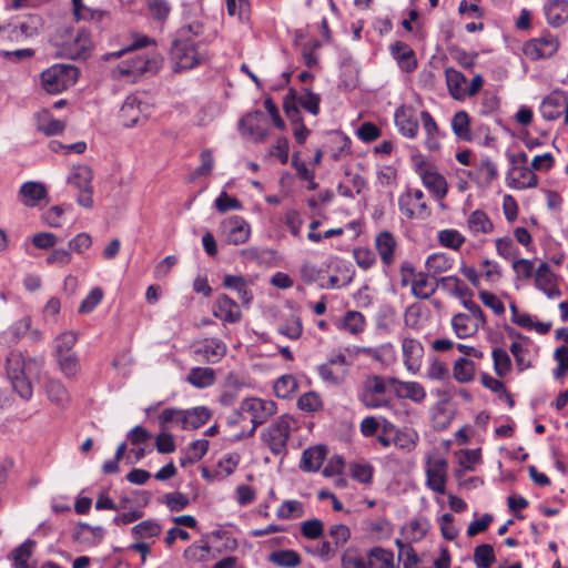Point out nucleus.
Segmentation results:
<instances>
[{
  "label": "nucleus",
  "mask_w": 568,
  "mask_h": 568,
  "mask_svg": "<svg viewBox=\"0 0 568 568\" xmlns=\"http://www.w3.org/2000/svg\"><path fill=\"white\" fill-rule=\"evenodd\" d=\"M423 200L424 193L422 190L408 189L398 197L399 211L409 220H425L430 215V210Z\"/></svg>",
  "instance_id": "nucleus-11"
},
{
  "label": "nucleus",
  "mask_w": 568,
  "mask_h": 568,
  "mask_svg": "<svg viewBox=\"0 0 568 568\" xmlns=\"http://www.w3.org/2000/svg\"><path fill=\"white\" fill-rule=\"evenodd\" d=\"M560 45L557 37L549 32L542 33L524 43L523 52L530 60L548 59L556 54Z\"/></svg>",
  "instance_id": "nucleus-10"
},
{
  "label": "nucleus",
  "mask_w": 568,
  "mask_h": 568,
  "mask_svg": "<svg viewBox=\"0 0 568 568\" xmlns=\"http://www.w3.org/2000/svg\"><path fill=\"white\" fill-rule=\"evenodd\" d=\"M149 115V105L139 100L136 95H129L120 109V118L126 128L138 124Z\"/></svg>",
  "instance_id": "nucleus-14"
},
{
  "label": "nucleus",
  "mask_w": 568,
  "mask_h": 568,
  "mask_svg": "<svg viewBox=\"0 0 568 568\" xmlns=\"http://www.w3.org/2000/svg\"><path fill=\"white\" fill-rule=\"evenodd\" d=\"M294 425L295 419L292 416L282 415L262 432L261 438L272 454L282 455L286 453L287 442Z\"/></svg>",
  "instance_id": "nucleus-2"
},
{
  "label": "nucleus",
  "mask_w": 568,
  "mask_h": 568,
  "mask_svg": "<svg viewBox=\"0 0 568 568\" xmlns=\"http://www.w3.org/2000/svg\"><path fill=\"white\" fill-rule=\"evenodd\" d=\"M161 65L162 58L159 54H140L121 62L113 72L119 78L133 77V81H135L138 77L155 74Z\"/></svg>",
  "instance_id": "nucleus-7"
},
{
  "label": "nucleus",
  "mask_w": 568,
  "mask_h": 568,
  "mask_svg": "<svg viewBox=\"0 0 568 568\" xmlns=\"http://www.w3.org/2000/svg\"><path fill=\"white\" fill-rule=\"evenodd\" d=\"M420 176L424 185L434 193L436 199L442 200L446 196L448 185L442 174L434 170H424Z\"/></svg>",
  "instance_id": "nucleus-29"
},
{
  "label": "nucleus",
  "mask_w": 568,
  "mask_h": 568,
  "mask_svg": "<svg viewBox=\"0 0 568 568\" xmlns=\"http://www.w3.org/2000/svg\"><path fill=\"white\" fill-rule=\"evenodd\" d=\"M277 331L290 339H297L303 333L302 320L297 315H291L278 326Z\"/></svg>",
  "instance_id": "nucleus-51"
},
{
  "label": "nucleus",
  "mask_w": 568,
  "mask_h": 568,
  "mask_svg": "<svg viewBox=\"0 0 568 568\" xmlns=\"http://www.w3.org/2000/svg\"><path fill=\"white\" fill-rule=\"evenodd\" d=\"M159 424L162 429L169 426H180L184 429V410L178 408H165L159 416Z\"/></svg>",
  "instance_id": "nucleus-54"
},
{
  "label": "nucleus",
  "mask_w": 568,
  "mask_h": 568,
  "mask_svg": "<svg viewBox=\"0 0 568 568\" xmlns=\"http://www.w3.org/2000/svg\"><path fill=\"white\" fill-rule=\"evenodd\" d=\"M43 366L42 357H26L21 352L12 351L6 359L7 376L19 396L30 399L33 394L30 378L39 375Z\"/></svg>",
  "instance_id": "nucleus-1"
},
{
  "label": "nucleus",
  "mask_w": 568,
  "mask_h": 568,
  "mask_svg": "<svg viewBox=\"0 0 568 568\" xmlns=\"http://www.w3.org/2000/svg\"><path fill=\"white\" fill-rule=\"evenodd\" d=\"M420 120L424 126V130L426 131L427 139H426V145L429 150H436L439 146V142L437 140L439 129L437 123L435 122L434 118L428 111H422L420 113Z\"/></svg>",
  "instance_id": "nucleus-47"
},
{
  "label": "nucleus",
  "mask_w": 568,
  "mask_h": 568,
  "mask_svg": "<svg viewBox=\"0 0 568 568\" xmlns=\"http://www.w3.org/2000/svg\"><path fill=\"white\" fill-rule=\"evenodd\" d=\"M395 123L399 132L409 139H413L418 133V120L412 109L400 106L395 112Z\"/></svg>",
  "instance_id": "nucleus-21"
},
{
  "label": "nucleus",
  "mask_w": 568,
  "mask_h": 568,
  "mask_svg": "<svg viewBox=\"0 0 568 568\" xmlns=\"http://www.w3.org/2000/svg\"><path fill=\"white\" fill-rule=\"evenodd\" d=\"M297 382L293 375H283L274 383V392L280 398H290L297 390Z\"/></svg>",
  "instance_id": "nucleus-53"
},
{
  "label": "nucleus",
  "mask_w": 568,
  "mask_h": 568,
  "mask_svg": "<svg viewBox=\"0 0 568 568\" xmlns=\"http://www.w3.org/2000/svg\"><path fill=\"white\" fill-rule=\"evenodd\" d=\"M453 373L456 381L467 383L474 377V363L462 357L455 362Z\"/></svg>",
  "instance_id": "nucleus-60"
},
{
  "label": "nucleus",
  "mask_w": 568,
  "mask_h": 568,
  "mask_svg": "<svg viewBox=\"0 0 568 568\" xmlns=\"http://www.w3.org/2000/svg\"><path fill=\"white\" fill-rule=\"evenodd\" d=\"M437 240L442 246L454 251H458L465 243V236L455 229L439 231Z\"/></svg>",
  "instance_id": "nucleus-49"
},
{
  "label": "nucleus",
  "mask_w": 568,
  "mask_h": 568,
  "mask_svg": "<svg viewBox=\"0 0 568 568\" xmlns=\"http://www.w3.org/2000/svg\"><path fill=\"white\" fill-rule=\"evenodd\" d=\"M467 175L478 183L489 185L498 178V169L490 158L484 156L476 165V170L469 171Z\"/></svg>",
  "instance_id": "nucleus-24"
},
{
  "label": "nucleus",
  "mask_w": 568,
  "mask_h": 568,
  "mask_svg": "<svg viewBox=\"0 0 568 568\" xmlns=\"http://www.w3.org/2000/svg\"><path fill=\"white\" fill-rule=\"evenodd\" d=\"M452 327L458 338H468L474 336L481 327L470 320L466 313H457L452 318Z\"/></svg>",
  "instance_id": "nucleus-30"
},
{
  "label": "nucleus",
  "mask_w": 568,
  "mask_h": 568,
  "mask_svg": "<svg viewBox=\"0 0 568 568\" xmlns=\"http://www.w3.org/2000/svg\"><path fill=\"white\" fill-rule=\"evenodd\" d=\"M209 445L210 443L206 439H197L193 442L189 446L186 457L181 460V464L184 466L186 463L193 464L201 460L207 453Z\"/></svg>",
  "instance_id": "nucleus-61"
},
{
  "label": "nucleus",
  "mask_w": 568,
  "mask_h": 568,
  "mask_svg": "<svg viewBox=\"0 0 568 568\" xmlns=\"http://www.w3.org/2000/svg\"><path fill=\"white\" fill-rule=\"evenodd\" d=\"M79 70L70 64H54L41 73L43 89L51 94L74 85L78 81Z\"/></svg>",
  "instance_id": "nucleus-3"
},
{
  "label": "nucleus",
  "mask_w": 568,
  "mask_h": 568,
  "mask_svg": "<svg viewBox=\"0 0 568 568\" xmlns=\"http://www.w3.org/2000/svg\"><path fill=\"white\" fill-rule=\"evenodd\" d=\"M327 455V448L324 445H317L305 449L302 454L300 467L304 471H317Z\"/></svg>",
  "instance_id": "nucleus-25"
},
{
  "label": "nucleus",
  "mask_w": 568,
  "mask_h": 568,
  "mask_svg": "<svg viewBox=\"0 0 568 568\" xmlns=\"http://www.w3.org/2000/svg\"><path fill=\"white\" fill-rule=\"evenodd\" d=\"M216 373L211 367H193L186 376V382L195 388H206L215 383Z\"/></svg>",
  "instance_id": "nucleus-31"
},
{
  "label": "nucleus",
  "mask_w": 568,
  "mask_h": 568,
  "mask_svg": "<svg viewBox=\"0 0 568 568\" xmlns=\"http://www.w3.org/2000/svg\"><path fill=\"white\" fill-rule=\"evenodd\" d=\"M211 418L207 407L199 406L184 410V429H196L203 426Z\"/></svg>",
  "instance_id": "nucleus-43"
},
{
  "label": "nucleus",
  "mask_w": 568,
  "mask_h": 568,
  "mask_svg": "<svg viewBox=\"0 0 568 568\" xmlns=\"http://www.w3.org/2000/svg\"><path fill=\"white\" fill-rule=\"evenodd\" d=\"M388 378L379 375H369L363 382L358 393L359 402L368 409H377L389 406L387 397Z\"/></svg>",
  "instance_id": "nucleus-5"
},
{
  "label": "nucleus",
  "mask_w": 568,
  "mask_h": 568,
  "mask_svg": "<svg viewBox=\"0 0 568 568\" xmlns=\"http://www.w3.org/2000/svg\"><path fill=\"white\" fill-rule=\"evenodd\" d=\"M425 267L427 273L435 277L436 275L445 273L453 267V258H450L446 253H433L426 258Z\"/></svg>",
  "instance_id": "nucleus-38"
},
{
  "label": "nucleus",
  "mask_w": 568,
  "mask_h": 568,
  "mask_svg": "<svg viewBox=\"0 0 568 568\" xmlns=\"http://www.w3.org/2000/svg\"><path fill=\"white\" fill-rule=\"evenodd\" d=\"M349 365L351 363L347 362L343 353H335L325 363L321 364L317 371L324 383L337 386L345 381Z\"/></svg>",
  "instance_id": "nucleus-9"
},
{
  "label": "nucleus",
  "mask_w": 568,
  "mask_h": 568,
  "mask_svg": "<svg viewBox=\"0 0 568 568\" xmlns=\"http://www.w3.org/2000/svg\"><path fill=\"white\" fill-rule=\"evenodd\" d=\"M544 11L547 22L558 28L568 21V0H548Z\"/></svg>",
  "instance_id": "nucleus-23"
},
{
  "label": "nucleus",
  "mask_w": 568,
  "mask_h": 568,
  "mask_svg": "<svg viewBox=\"0 0 568 568\" xmlns=\"http://www.w3.org/2000/svg\"><path fill=\"white\" fill-rule=\"evenodd\" d=\"M445 78L449 94L455 100H464L467 97V78L462 72L453 68H447L445 70Z\"/></svg>",
  "instance_id": "nucleus-27"
},
{
  "label": "nucleus",
  "mask_w": 568,
  "mask_h": 568,
  "mask_svg": "<svg viewBox=\"0 0 568 568\" xmlns=\"http://www.w3.org/2000/svg\"><path fill=\"white\" fill-rule=\"evenodd\" d=\"M452 130L462 141H471L470 118L466 111H458L452 119Z\"/></svg>",
  "instance_id": "nucleus-42"
},
{
  "label": "nucleus",
  "mask_w": 568,
  "mask_h": 568,
  "mask_svg": "<svg viewBox=\"0 0 568 568\" xmlns=\"http://www.w3.org/2000/svg\"><path fill=\"white\" fill-rule=\"evenodd\" d=\"M78 334L72 331L63 332L55 338L54 355L74 354L72 348L77 344Z\"/></svg>",
  "instance_id": "nucleus-52"
},
{
  "label": "nucleus",
  "mask_w": 568,
  "mask_h": 568,
  "mask_svg": "<svg viewBox=\"0 0 568 568\" xmlns=\"http://www.w3.org/2000/svg\"><path fill=\"white\" fill-rule=\"evenodd\" d=\"M222 233L229 244L245 243L251 234L248 223L241 216H231L221 224Z\"/></svg>",
  "instance_id": "nucleus-15"
},
{
  "label": "nucleus",
  "mask_w": 568,
  "mask_h": 568,
  "mask_svg": "<svg viewBox=\"0 0 568 568\" xmlns=\"http://www.w3.org/2000/svg\"><path fill=\"white\" fill-rule=\"evenodd\" d=\"M64 128L65 123L54 119L48 110H43L38 114V129L47 135L59 134Z\"/></svg>",
  "instance_id": "nucleus-46"
},
{
  "label": "nucleus",
  "mask_w": 568,
  "mask_h": 568,
  "mask_svg": "<svg viewBox=\"0 0 568 568\" xmlns=\"http://www.w3.org/2000/svg\"><path fill=\"white\" fill-rule=\"evenodd\" d=\"M398 546V558L403 561V568H417L419 558L414 548L408 544H403L397 540Z\"/></svg>",
  "instance_id": "nucleus-64"
},
{
  "label": "nucleus",
  "mask_w": 568,
  "mask_h": 568,
  "mask_svg": "<svg viewBox=\"0 0 568 568\" xmlns=\"http://www.w3.org/2000/svg\"><path fill=\"white\" fill-rule=\"evenodd\" d=\"M92 179V170L87 165H79L72 169L68 182L77 189H83L91 186Z\"/></svg>",
  "instance_id": "nucleus-50"
},
{
  "label": "nucleus",
  "mask_w": 568,
  "mask_h": 568,
  "mask_svg": "<svg viewBox=\"0 0 568 568\" xmlns=\"http://www.w3.org/2000/svg\"><path fill=\"white\" fill-rule=\"evenodd\" d=\"M161 532L162 526L153 519L143 520L131 529V534L135 540L156 538Z\"/></svg>",
  "instance_id": "nucleus-41"
},
{
  "label": "nucleus",
  "mask_w": 568,
  "mask_h": 568,
  "mask_svg": "<svg viewBox=\"0 0 568 568\" xmlns=\"http://www.w3.org/2000/svg\"><path fill=\"white\" fill-rule=\"evenodd\" d=\"M376 248L385 265L394 262V252L396 248V240L390 232L384 231L379 233L375 241Z\"/></svg>",
  "instance_id": "nucleus-32"
},
{
  "label": "nucleus",
  "mask_w": 568,
  "mask_h": 568,
  "mask_svg": "<svg viewBox=\"0 0 568 568\" xmlns=\"http://www.w3.org/2000/svg\"><path fill=\"white\" fill-rule=\"evenodd\" d=\"M389 52L403 72L410 73L416 70V54L407 43L403 41H395L389 45Z\"/></svg>",
  "instance_id": "nucleus-16"
},
{
  "label": "nucleus",
  "mask_w": 568,
  "mask_h": 568,
  "mask_svg": "<svg viewBox=\"0 0 568 568\" xmlns=\"http://www.w3.org/2000/svg\"><path fill=\"white\" fill-rule=\"evenodd\" d=\"M171 58L174 71L193 69L207 60V54L199 50L197 45L189 39H178L173 42Z\"/></svg>",
  "instance_id": "nucleus-6"
},
{
  "label": "nucleus",
  "mask_w": 568,
  "mask_h": 568,
  "mask_svg": "<svg viewBox=\"0 0 568 568\" xmlns=\"http://www.w3.org/2000/svg\"><path fill=\"white\" fill-rule=\"evenodd\" d=\"M389 386L394 387L399 398H407L415 403H422L426 397L425 388L417 382H403L397 378H388Z\"/></svg>",
  "instance_id": "nucleus-18"
},
{
  "label": "nucleus",
  "mask_w": 568,
  "mask_h": 568,
  "mask_svg": "<svg viewBox=\"0 0 568 568\" xmlns=\"http://www.w3.org/2000/svg\"><path fill=\"white\" fill-rule=\"evenodd\" d=\"M418 440V433L410 428L397 429L393 437L394 445L406 453L414 450Z\"/></svg>",
  "instance_id": "nucleus-45"
},
{
  "label": "nucleus",
  "mask_w": 568,
  "mask_h": 568,
  "mask_svg": "<svg viewBox=\"0 0 568 568\" xmlns=\"http://www.w3.org/2000/svg\"><path fill=\"white\" fill-rule=\"evenodd\" d=\"M358 353H362L376 362L384 363L386 359L394 358L395 349L390 343L383 344L379 347H361Z\"/></svg>",
  "instance_id": "nucleus-55"
},
{
  "label": "nucleus",
  "mask_w": 568,
  "mask_h": 568,
  "mask_svg": "<svg viewBox=\"0 0 568 568\" xmlns=\"http://www.w3.org/2000/svg\"><path fill=\"white\" fill-rule=\"evenodd\" d=\"M72 10L75 19L84 21H101L105 16L104 11L92 9L83 3V0H72Z\"/></svg>",
  "instance_id": "nucleus-48"
},
{
  "label": "nucleus",
  "mask_w": 568,
  "mask_h": 568,
  "mask_svg": "<svg viewBox=\"0 0 568 568\" xmlns=\"http://www.w3.org/2000/svg\"><path fill=\"white\" fill-rule=\"evenodd\" d=\"M467 229L475 236L490 234L494 231V223L485 211L475 210L467 217Z\"/></svg>",
  "instance_id": "nucleus-26"
},
{
  "label": "nucleus",
  "mask_w": 568,
  "mask_h": 568,
  "mask_svg": "<svg viewBox=\"0 0 568 568\" xmlns=\"http://www.w3.org/2000/svg\"><path fill=\"white\" fill-rule=\"evenodd\" d=\"M406 274L413 276L412 280V294L419 300H428L430 296L435 294L437 291L439 283L438 280L432 282L429 280L428 273L419 272L415 273V270L412 265H403L402 266V284L407 285L408 280Z\"/></svg>",
  "instance_id": "nucleus-12"
},
{
  "label": "nucleus",
  "mask_w": 568,
  "mask_h": 568,
  "mask_svg": "<svg viewBox=\"0 0 568 568\" xmlns=\"http://www.w3.org/2000/svg\"><path fill=\"white\" fill-rule=\"evenodd\" d=\"M562 94V92H554L544 99L540 105V113L545 120L554 121L561 115Z\"/></svg>",
  "instance_id": "nucleus-37"
},
{
  "label": "nucleus",
  "mask_w": 568,
  "mask_h": 568,
  "mask_svg": "<svg viewBox=\"0 0 568 568\" xmlns=\"http://www.w3.org/2000/svg\"><path fill=\"white\" fill-rule=\"evenodd\" d=\"M236 303L227 295H221L213 305V315L225 323H236L241 320V312L236 311Z\"/></svg>",
  "instance_id": "nucleus-22"
},
{
  "label": "nucleus",
  "mask_w": 568,
  "mask_h": 568,
  "mask_svg": "<svg viewBox=\"0 0 568 568\" xmlns=\"http://www.w3.org/2000/svg\"><path fill=\"white\" fill-rule=\"evenodd\" d=\"M438 283L445 292L457 298H460L462 301L466 297L473 296L471 290H469V287L455 275L440 277Z\"/></svg>",
  "instance_id": "nucleus-33"
},
{
  "label": "nucleus",
  "mask_w": 568,
  "mask_h": 568,
  "mask_svg": "<svg viewBox=\"0 0 568 568\" xmlns=\"http://www.w3.org/2000/svg\"><path fill=\"white\" fill-rule=\"evenodd\" d=\"M264 118L261 111L247 114L240 122L241 128L255 141L261 142L266 136V131L260 125V120Z\"/></svg>",
  "instance_id": "nucleus-34"
},
{
  "label": "nucleus",
  "mask_w": 568,
  "mask_h": 568,
  "mask_svg": "<svg viewBox=\"0 0 568 568\" xmlns=\"http://www.w3.org/2000/svg\"><path fill=\"white\" fill-rule=\"evenodd\" d=\"M57 55L70 60H85L92 49L90 34L84 30H78L68 36L67 39L55 42Z\"/></svg>",
  "instance_id": "nucleus-8"
},
{
  "label": "nucleus",
  "mask_w": 568,
  "mask_h": 568,
  "mask_svg": "<svg viewBox=\"0 0 568 568\" xmlns=\"http://www.w3.org/2000/svg\"><path fill=\"white\" fill-rule=\"evenodd\" d=\"M225 343L217 338H209L199 343L194 353L201 356L202 361L211 364L220 362L226 354Z\"/></svg>",
  "instance_id": "nucleus-17"
},
{
  "label": "nucleus",
  "mask_w": 568,
  "mask_h": 568,
  "mask_svg": "<svg viewBox=\"0 0 568 568\" xmlns=\"http://www.w3.org/2000/svg\"><path fill=\"white\" fill-rule=\"evenodd\" d=\"M22 202L27 206H36L47 196V190L43 184L38 182H26L20 187Z\"/></svg>",
  "instance_id": "nucleus-35"
},
{
  "label": "nucleus",
  "mask_w": 568,
  "mask_h": 568,
  "mask_svg": "<svg viewBox=\"0 0 568 568\" xmlns=\"http://www.w3.org/2000/svg\"><path fill=\"white\" fill-rule=\"evenodd\" d=\"M393 552L381 547H375L367 554L368 568H393Z\"/></svg>",
  "instance_id": "nucleus-44"
},
{
  "label": "nucleus",
  "mask_w": 568,
  "mask_h": 568,
  "mask_svg": "<svg viewBox=\"0 0 568 568\" xmlns=\"http://www.w3.org/2000/svg\"><path fill=\"white\" fill-rule=\"evenodd\" d=\"M448 464L445 458H429L426 464V485L433 491L444 495L446 493Z\"/></svg>",
  "instance_id": "nucleus-13"
},
{
  "label": "nucleus",
  "mask_w": 568,
  "mask_h": 568,
  "mask_svg": "<svg viewBox=\"0 0 568 568\" xmlns=\"http://www.w3.org/2000/svg\"><path fill=\"white\" fill-rule=\"evenodd\" d=\"M59 368L67 379L75 381L81 373V365L78 355L67 354L55 356Z\"/></svg>",
  "instance_id": "nucleus-40"
},
{
  "label": "nucleus",
  "mask_w": 568,
  "mask_h": 568,
  "mask_svg": "<svg viewBox=\"0 0 568 568\" xmlns=\"http://www.w3.org/2000/svg\"><path fill=\"white\" fill-rule=\"evenodd\" d=\"M496 560L491 545L483 544L475 548L474 561L477 568H489Z\"/></svg>",
  "instance_id": "nucleus-57"
},
{
  "label": "nucleus",
  "mask_w": 568,
  "mask_h": 568,
  "mask_svg": "<svg viewBox=\"0 0 568 568\" xmlns=\"http://www.w3.org/2000/svg\"><path fill=\"white\" fill-rule=\"evenodd\" d=\"M304 515V506L300 500H286L277 509L280 519L301 518Z\"/></svg>",
  "instance_id": "nucleus-59"
},
{
  "label": "nucleus",
  "mask_w": 568,
  "mask_h": 568,
  "mask_svg": "<svg viewBox=\"0 0 568 568\" xmlns=\"http://www.w3.org/2000/svg\"><path fill=\"white\" fill-rule=\"evenodd\" d=\"M402 349L406 368L413 373L417 372L424 353L420 342L406 337L402 342Z\"/></svg>",
  "instance_id": "nucleus-20"
},
{
  "label": "nucleus",
  "mask_w": 568,
  "mask_h": 568,
  "mask_svg": "<svg viewBox=\"0 0 568 568\" xmlns=\"http://www.w3.org/2000/svg\"><path fill=\"white\" fill-rule=\"evenodd\" d=\"M494 368L498 376L503 377L511 369V362L508 353L503 348L493 349Z\"/></svg>",
  "instance_id": "nucleus-63"
},
{
  "label": "nucleus",
  "mask_w": 568,
  "mask_h": 568,
  "mask_svg": "<svg viewBox=\"0 0 568 568\" xmlns=\"http://www.w3.org/2000/svg\"><path fill=\"white\" fill-rule=\"evenodd\" d=\"M33 547L34 541L27 540L14 549L13 560L16 568H34L29 564V559L31 558Z\"/></svg>",
  "instance_id": "nucleus-58"
},
{
  "label": "nucleus",
  "mask_w": 568,
  "mask_h": 568,
  "mask_svg": "<svg viewBox=\"0 0 568 568\" xmlns=\"http://www.w3.org/2000/svg\"><path fill=\"white\" fill-rule=\"evenodd\" d=\"M300 102H298V94L295 90L290 89L287 94L284 97L283 101V109L285 111L286 116L293 122V123H300L301 122V113L298 110Z\"/></svg>",
  "instance_id": "nucleus-56"
},
{
  "label": "nucleus",
  "mask_w": 568,
  "mask_h": 568,
  "mask_svg": "<svg viewBox=\"0 0 568 568\" xmlns=\"http://www.w3.org/2000/svg\"><path fill=\"white\" fill-rule=\"evenodd\" d=\"M223 285L229 290L235 291L243 304H250L253 298L247 281L241 275H225Z\"/></svg>",
  "instance_id": "nucleus-36"
},
{
  "label": "nucleus",
  "mask_w": 568,
  "mask_h": 568,
  "mask_svg": "<svg viewBox=\"0 0 568 568\" xmlns=\"http://www.w3.org/2000/svg\"><path fill=\"white\" fill-rule=\"evenodd\" d=\"M268 561L277 567L295 568L301 565L302 558L296 550L284 549L271 552Z\"/></svg>",
  "instance_id": "nucleus-39"
},
{
  "label": "nucleus",
  "mask_w": 568,
  "mask_h": 568,
  "mask_svg": "<svg viewBox=\"0 0 568 568\" xmlns=\"http://www.w3.org/2000/svg\"><path fill=\"white\" fill-rule=\"evenodd\" d=\"M276 413V404L273 400L262 398H246L241 403L240 409L235 410L230 424H236L243 414H248L253 424L250 434H253L257 426L264 424Z\"/></svg>",
  "instance_id": "nucleus-4"
},
{
  "label": "nucleus",
  "mask_w": 568,
  "mask_h": 568,
  "mask_svg": "<svg viewBox=\"0 0 568 568\" xmlns=\"http://www.w3.org/2000/svg\"><path fill=\"white\" fill-rule=\"evenodd\" d=\"M300 106L310 112L313 115H317L320 112L321 97L308 89H303L298 94Z\"/></svg>",
  "instance_id": "nucleus-62"
},
{
  "label": "nucleus",
  "mask_w": 568,
  "mask_h": 568,
  "mask_svg": "<svg viewBox=\"0 0 568 568\" xmlns=\"http://www.w3.org/2000/svg\"><path fill=\"white\" fill-rule=\"evenodd\" d=\"M49 400L60 407H65L70 402V394L64 384L57 378H49L44 384Z\"/></svg>",
  "instance_id": "nucleus-28"
},
{
  "label": "nucleus",
  "mask_w": 568,
  "mask_h": 568,
  "mask_svg": "<svg viewBox=\"0 0 568 568\" xmlns=\"http://www.w3.org/2000/svg\"><path fill=\"white\" fill-rule=\"evenodd\" d=\"M535 284L548 298H556L561 295L556 284L555 275L551 273L549 265L545 262L541 263L536 271Z\"/></svg>",
  "instance_id": "nucleus-19"
}]
</instances>
